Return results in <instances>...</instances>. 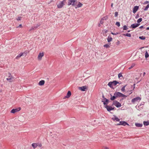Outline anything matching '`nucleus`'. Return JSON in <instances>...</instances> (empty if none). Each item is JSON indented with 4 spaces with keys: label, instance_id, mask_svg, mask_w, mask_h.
Wrapping results in <instances>:
<instances>
[{
    "label": "nucleus",
    "instance_id": "obj_30",
    "mask_svg": "<svg viewBox=\"0 0 149 149\" xmlns=\"http://www.w3.org/2000/svg\"><path fill=\"white\" fill-rule=\"evenodd\" d=\"M149 7V4H148L147 6L145 7V8L143 9L144 11H146L148 10V9Z\"/></svg>",
    "mask_w": 149,
    "mask_h": 149
},
{
    "label": "nucleus",
    "instance_id": "obj_17",
    "mask_svg": "<svg viewBox=\"0 0 149 149\" xmlns=\"http://www.w3.org/2000/svg\"><path fill=\"white\" fill-rule=\"evenodd\" d=\"M83 6V4L80 2H79L77 5L76 6L75 8L77 9V8H79Z\"/></svg>",
    "mask_w": 149,
    "mask_h": 149
},
{
    "label": "nucleus",
    "instance_id": "obj_50",
    "mask_svg": "<svg viewBox=\"0 0 149 149\" xmlns=\"http://www.w3.org/2000/svg\"><path fill=\"white\" fill-rule=\"evenodd\" d=\"M20 57V56H19V55H18L16 57V58L17 59H18Z\"/></svg>",
    "mask_w": 149,
    "mask_h": 149
},
{
    "label": "nucleus",
    "instance_id": "obj_64",
    "mask_svg": "<svg viewBox=\"0 0 149 149\" xmlns=\"http://www.w3.org/2000/svg\"><path fill=\"white\" fill-rule=\"evenodd\" d=\"M130 30H128V31H127V32H128V33H129V32H130Z\"/></svg>",
    "mask_w": 149,
    "mask_h": 149
},
{
    "label": "nucleus",
    "instance_id": "obj_6",
    "mask_svg": "<svg viewBox=\"0 0 149 149\" xmlns=\"http://www.w3.org/2000/svg\"><path fill=\"white\" fill-rule=\"evenodd\" d=\"M141 98L139 97H137L132 100L131 102L132 103H134L136 102L137 101H139L141 100Z\"/></svg>",
    "mask_w": 149,
    "mask_h": 149
},
{
    "label": "nucleus",
    "instance_id": "obj_63",
    "mask_svg": "<svg viewBox=\"0 0 149 149\" xmlns=\"http://www.w3.org/2000/svg\"><path fill=\"white\" fill-rule=\"evenodd\" d=\"M117 125H121V124H120V123H118L117 124Z\"/></svg>",
    "mask_w": 149,
    "mask_h": 149
},
{
    "label": "nucleus",
    "instance_id": "obj_61",
    "mask_svg": "<svg viewBox=\"0 0 149 149\" xmlns=\"http://www.w3.org/2000/svg\"><path fill=\"white\" fill-rule=\"evenodd\" d=\"M101 24L100 23H99L98 25V26L100 27V26H101V24Z\"/></svg>",
    "mask_w": 149,
    "mask_h": 149
},
{
    "label": "nucleus",
    "instance_id": "obj_15",
    "mask_svg": "<svg viewBox=\"0 0 149 149\" xmlns=\"http://www.w3.org/2000/svg\"><path fill=\"white\" fill-rule=\"evenodd\" d=\"M105 108L107 110L108 112H110L111 111H112V106L108 105Z\"/></svg>",
    "mask_w": 149,
    "mask_h": 149
},
{
    "label": "nucleus",
    "instance_id": "obj_47",
    "mask_svg": "<svg viewBox=\"0 0 149 149\" xmlns=\"http://www.w3.org/2000/svg\"><path fill=\"white\" fill-rule=\"evenodd\" d=\"M103 23V22L102 21V19H101L100 21V23L101 24H102Z\"/></svg>",
    "mask_w": 149,
    "mask_h": 149
},
{
    "label": "nucleus",
    "instance_id": "obj_41",
    "mask_svg": "<svg viewBox=\"0 0 149 149\" xmlns=\"http://www.w3.org/2000/svg\"><path fill=\"white\" fill-rule=\"evenodd\" d=\"M21 17H18L17 19L18 21H20L21 20Z\"/></svg>",
    "mask_w": 149,
    "mask_h": 149
},
{
    "label": "nucleus",
    "instance_id": "obj_16",
    "mask_svg": "<svg viewBox=\"0 0 149 149\" xmlns=\"http://www.w3.org/2000/svg\"><path fill=\"white\" fill-rule=\"evenodd\" d=\"M114 117L112 118L111 119L113 121L116 120L117 121H119L120 119H119L115 115H113Z\"/></svg>",
    "mask_w": 149,
    "mask_h": 149
},
{
    "label": "nucleus",
    "instance_id": "obj_33",
    "mask_svg": "<svg viewBox=\"0 0 149 149\" xmlns=\"http://www.w3.org/2000/svg\"><path fill=\"white\" fill-rule=\"evenodd\" d=\"M104 47L107 48H108L110 47L109 45L108 44H106L104 45Z\"/></svg>",
    "mask_w": 149,
    "mask_h": 149
},
{
    "label": "nucleus",
    "instance_id": "obj_34",
    "mask_svg": "<svg viewBox=\"0 0 149 149\" xmlns=\"http://www.w3.org/2000/svg\"><path fill=\"white\" fill-rule=\"evenodd\" d=\"M135 65V64L134 63H132V64L131 66L129 68V69L130 70L131 68H132L134 67Z\"/></svg>",
    "mask_w": 149,
    "mask_h": 149
},
{
    "label": "nucleus",
    "instance_id": "obj_5",
    "mask_svg": "<svg viewBox=\"0 0 149 149\" xmlns=\"http://www.w3.org/2000/svg\"><path fill=\"white\" fill-rule=\"evenodd\" d=\"M102 102H103V104H104V108H105L107 107V106H108V104L109 103V100L107 99H105L104 100H102Z\"/></svg>",
    "mask_w": 149,
    "mask_h": 149
},
{
    "label": "nucleus",
    "instance_id": "obj_20",
    "mask_svg": "<svg viewBox=\"0 0 149 149\" xmlns=\"http://www.w3.org/2000/svg\"><path fill=\"white\" fill-rule=\"evenodd\" d=\"M44 54L43 52L40 53L38 55V58L39 59H41L42 57L44 56Z\"/></svg>",
    "mask_w": 149,
    "mask_h": 149
},
{
    "label": "nucleus",
    "instance_id": "obj_62",
    "mask_svg": "<svg viewBox=\"0 0 149 149\" xmlns=\"http://www.w3.org/2000/svg\"><path fill=\"white\" fill-rule=\"evenodd\" d=\"M146 29V30H149V27H147Z\"/></svg>",
    "mask_w": 149,
    "mask_h": 149
},
{
    "label": "nucleus",
    "instance_id": "obj_55",
    "mask_svg": "<svg viewBox=\"0 0 149 149\" xmlns=\"http://www.w3.org/2000/svg\"><path fill=\"white\" fill-rule=\"evenodd\" d=\"M35 29L34 28V26H33V27H31V30H34Z\"/></svg>",
    "mask_w": 149,
    "mask_h": 149
},
{
    "label": "nucleus",
    "instance_id": "obj_40",
    "mask_svg": "<svg viewBox=\"0 0 149 149\" xmlns=\"http://www.w3.org/2000/svg\"><path fill=\"white\" fill-rule=\"evenodd\" d=\"M118 12H116L115 13V15H114L115 17H117L118 16Z\"/></svg>",
    "mask_w": 149,
    "mask_h": 149
},
{
    "label": "nucleus",
    "instance_id": "obj_53",
    "mask_svg": "<svg viewBox=\"0 0 149 149\" xmlns=\"http://www.w3.org/2000/svg\"><path fill=\"white\" fill-rule=\"evenodd\" d=\"M144 102H142L141 103V104H140V106H141V105H144Z\"/></svg>",
    "mask_w": 149,
    "mask_h": 149
},
{
    "label": "nucleus",
    "instance_id": "obj_18",
    "mask_svg": "<svg viewBox=\"0 0 149 149\" xmlns=\"http://www.w3.org/2000/svg\"><path fill=\"white\" fill-rule=\"evenodd\" d=\"M45 81L44 80H41L39 82L38 84L40 86H42L44 85L45 84Z\"/></svg>",
    "mask_w": 149,
    "mask_h": 149
},
{
    "label": "nucleus",
    "instance_id": "obj_38",
    "mask_svg": "<svg viewBox=\"0 0 149 149\" xmlns=\"http://www.w3.org/2000/svg\"><path fill=\"white\" fill-rule=\"evenodd\" d=\"M36 144H37V146H38L40 147H41L42 146V144L40 143H37Z\"/></svg>",
    "mask_w": 149,
    "mask_h": 149
},
{
    "label": "nucleus",
    "instance_id": "obj_24",
    "mask_svg": "<svg viewBox=\"0 0 149 149\" xmlns=\"http://www.w3.org/2000/svg\"><path fill=\"white\" fill-rule=\"evenodd\" d=\"M123 36H127L129 37H130L131 36V34L130 33H124L122 34Z\"/></svg>",
    "mask_w": 149,
    "mask_h": 149
},
{
    "label": "nucleus",
    "instance_id": "obj_60",
    "mask_svg": "<svg viewBox=\"0 0 149 149\" xmlns=\"http://www.w3.org/2000/svg\"><path fill=\"white\" fill-rule=\"evenodd\" d=\"M113 3H112L111 4V7L112 8L113 6Z\"/></svg>",
    "mask_w": 149,
    "mask_h": 149
},
{
    "label": "nucleus",
    "instance_id": "obj_13",
    "mask_svg": "<svg viewBox=\"0 0 149 149\" xmlns=\"http://www.w3.org/2000/svg\"><path fill=\"white\" fill-rule=\"evenodd\" d=\"M120 124H121V125H123V126H125L126 125H129V124H128L127 122L125 121H120Z\"/></svg>",
    "mask_w": 149,
    "mask_h": 149
},
{
    "label": "nucleus",
    "instance_id": "obj_1",
    "mask_svg": "<svg viewBox=\"0 0 149 149\" xmlns=\"http://www.w3.org/2000/svg\"><path fill=\"white\" fill-rule=\"evenodd\" d=\"M118 84H121V83H120L119 82L116 80H113L112 81L109 82L108 84V85L112 89H114V88L113 87V85L114 86H116Z\"/></svg>",
    "mask_w": 149,
    "mask_h": 149
},
{
    "label": "nucleus",
    "instance_id": "obj_4",
    "mask_svg": "<svg viewBox=\"0 0 149 149\" xmlns=\"http://www.w3.org/2000/svg\"><path fill=\"white\" fill-rule=\"evenodd\" d=\"M66 0H63L62 1H60L59 3L57 5V7L58 8H62L65 5L64 3L65 2Z\"/></svg>",
    "mask_w": 149,
    "mask_h": 149
},
{
    "label": "nucleus",
    "instance_id": "obj_26",
    "mask_svg": "<svg viewBox=\"0 0 149 149\" xmlns=\"http://www.w3.org/2000/svg\"><path fill=\"white\" fill-rule=\"evenodd\" d=\"M40 25V24H36L34 25V28L36 29Z\"/></svg>",
    "mask_w": 149,
    "mask_h": 149
},
{
    "label": "nucleus",
    "instance_id": "obj_28",
    "mask_svg": "<svg viewBox=\"0 0 149 149\" xmlns=\"http://www.w3.org/2000/svg\"><path fill=\"white\" fill-rule=\"evenodd\" d=\"M123 30H126L128 29V28L126 25H124L123 27Z\"/></svg>",
    "mask_w": 149,
    "mask_h": 149
},
{
    "label": "nucleus",
    "instance_id": "obj_39",
    "mask_svg": "<svg viewBox=\"0 0 149 149\" xmlns=\"http://www.w3.org/2000/svg\"><path fill=\"white\" fill-rule=\"evenodd\" d=\"M118 77L120 78L121 77H122V74L121 73H120L118 74Z\"/></svg>",
    "mask_w": 149,
    "mask_h": 149
},
{
    "label": "nucleus",
    "instance_id": "obj_58",
    "mask_svg": "<svg viewBox=\"0 0 149 149\" xmlns=\"http://www.w3.org/2000/svg\"><path fill=\"white\" fill-rule=\"evenodd\" d=\"M145 74H146V73L145 72H144L143 73V76H145Z\"/></svg>",
    "mask_w": 149,
    "mask_h": 149
},
{
    "label": "nucleus",
    "instance_id": "obj_22",
    "mask_svg": "<svg viewBox=\"0 0 149 149\" xmlns=\"http://www.w3.org/2000/svg\"><path fill=\"white\" fill-rule=\"evenodd\" d=\"M107 39L108 42H110L112 40L113 38L111 37L109 35L108 36Z\"/></svg>",
    "mask_w": 149,
    "mask_h": 149
},
{
    "label": "nucleus",
    "instance_id": "obj_9",
    "mask_svg": "<svg viewBox=\"0 0 149 149\" xmlns=\"http://www.w3.org/2000/svg\"><path fill=\"white\" fill-rule=\"evenodd\" d=\"M140 23H134L131 24L130 28L132 29H135L140 25Z\"/></svg>",
    "mask_w": 149,
    "mask_h": 149
},
{
    "label": "nucleus",
    "instance_id": "obj_51",
    "mask_svg": "<svg viewBox=\"0 0 149 149\" xmlns=\"http://www.w3.org/2000/svg\"><path fill=\"white\" fill-rule=\"evenodd\" d=\"M22 24H20L17 27V28H19V27H22Z\"/></svg>",
    "mask_w": 149,
    "mask_h": 149
},
{
    "label": "nucleus",
    "instance_id": "obj_54",
    "mask_svg": "<svg viewBox=\"0 0 149 149\" xmlns=\"http://www.w3.org/2000/svg\"><path fill=\"white\" fill-rule=\"evenodd\" d=\"M104 32L105 33H107L108 32V30L106 29L104 30Z\"/></svg>",
    "mask_w": 149,
    "mask_h": 149
},
{
    "label": "nucleus",
    "instance_id": "obj_48",
    "mask_svg": "<svg viewBox=\"0 0 149 149\" xmlns=\"http://www.w3.org/2000/svg\"><path fill=\"white\" fill-rule=\"evenodd\" d=\"M149 3V1H146L144 2V3L143 4H146L147 3Z\"/></svg>",
    "mask_w": 149,
    "mask_h": 149
},
{
    "label": "nucleus",
    "instance_id": "obj_37",
    "mask_svg": "<svg viewBox=\"0 0 149 149\" xmlns=\"http://www.w3.org/2000/svg\"><path fill=\"white\" fill-rule=\"evenodd\" d=\"M119 33H120L119 32H116V33H114L112 32H111V34L114 35H117L119 34Z\"/></svg>",
    "mask_w": 149,
    "mask_h": 149
},
{
    "label": "nucleus",
    "instance_id": "obj_35",
    "mask_svg": "<svg viewBox=\"0 0 149 149\" xmlns=\"http://www.w3.org/2000/svg\"><path fill=\"white\" fill-rule=\"evenodd\" d=\"M115 24L118 27H119L120 26V22H117Z\"/></svg>",
    "mask_w": 149,
    "mask_h": 149
},
{
    "label": "nucleus",
    "instance_id": "obj_52",
    "mask_svg": "<svg viewBox=\"0 0 149 149\" xmlns=\"http://www.w3.org/2000/svg\"><path fill=\"white\" fill-rule=\"evenodd\" d=\"M143 28H144L143 26H141L139 27V28L140 29H143Z\"/></svg>",
    "mask_w": 149,
    "mask_h": 149
},
{
    "label": "nucleus",
    "instance_id": "obj_56",
    "mask_svg": "<svg viewBox=\"0 0 149 149\" xmlns=\"http://www.w3.org/2000/svg\"><path fill=\"white\" fill-rule=\"evenodd\" d=\"M128 91H130L131 92L129 93V95H130L132 93V91L129 90Z\"/></svg>",
    "mask_w": 149,
    "mask_h": 149
},
{
    "label": "nucleus",
    "instance_id": "obj_3",
    "mask_svg": "<svg viewBox=\"0 0 149 149\" xmlns=\"http://www.w3.org/2000/svg\"><path fill=\"white\" fill-rule=\"evenodd\" d=\"M113 105H115L117 108L120 107L121 106V103L116 100L113 101L112 106H113Z\"/></svg>",
    "mask_w": 149,
    "mask_h": 149
},
{
    "label": "nucleus",
    "instance_id": "obj_19",
    "mask_svg": "<svg viewBox=\"0 0 149 149\" xmlns=\"http://www.w3.org/2000/svg\"><path fill=\"white\" fill-rule=\"evenodd\" d=\"M75 2L76 0H69L67 4L68 6H70L71 5L72 3Z\"/></svg>",
    "mask_w": 149,
    "mask_h": 149
},
{
    "label": "nucleus",
    "instance_id": "obj_2",
    "mask_svg": "<svg viewBox=\"0 0 149 149\" xmlns=\"http://www.w3.org/2000/svg\"><path fill=\"white\" fill-rule=\"evenodd\" d=\"M114 93L115 94L117 98L124 97H126L127 96V95H125L119 92H116Z\"/></svg>",
    "mask_w": 149,
    "mask_h": 149
},
{
    "label": "nucleus",
    "instance_id": "obj_32",
    "mask_svg": "<svg viewBox=\"0 0 149 149\" xmlns=\"http://www.w3.org/2000/svg\"><path fill=\"white\" fill-rule=\"evenodd\" d=\"M142 20V18H140L137 21V23H139L140 22H141Z\"/></svg>",
    "mask_w": 149,
    "mask_h": 149
},
{
    "label": "nucleus",
    "instance_id": "obj_44",
    "mask_svg": "<svg viewBox=\"0 0 149 149\" xmlns=\"http://www.w3.org/2000/svg\"><path fill=\"white\" fill-rule=\"evenodd\" d=\"M116 45H118L120 43V42L119 41H118L116 43Z\"/></svg>",
    "mask_w": 149,
    "mask_h": 149
},
{
    "label": "nucleus",
    "instance_id": "obj_42",
    "mask_svg": "<svg viewBox=\"0 0 149 149\" xmlns=\"http://www.w3.org/2000/svg\"><path fill=\"white\" fill-rule=\"evenodd\" d=\"M23 54H24V53L21 52L19 54V56H20V57H21V56H23Z\"/></svg>",
    "mask_w": 149,
    "mask_h": 149
},
{
    "label": "nucleus",
    "instance_id": "obj_21",
    "mask_svg": "<svg viewBox=\"0 0 149 149\" xmlns=\"http://www.w3.org/2000/svg\"><path fill=\"white\" fill-rule=\"evenodd\" d=\"M135 125L136 127H141L143 126L142 123H135Z\"/></svg>",
    "mask_w": 149,
    "mask_h": 149
},
{
    "label": "nucleus",
    "instance_id": "obj_10",
    "mask_svg": "<svg viewBox=\"0 0 149 149\" xmlns=\"http://www.w3.org/2000/svg\"><path fill=\"white\" fill-rule=\"evenodd\" d=\"M9 76L8 78H7L6 79L7 81H9L10 82H11L12 81V80L14 78V77H13L11 75L10 73H9Z\"/></svg>",
    "mask_w": 149,
    "mask_h": 149
},
{
    "label": "nucleus",
    "instance_id": "obj_31",
    "mask_svg": "<svg viewBox=\"0 0 149 149\" xmlns=\"http://www.w3.org/2000/svg\"><path fill=\"white\" fill-rule=\"evenodd\" d=\"M139 38L141 40H144L146 39V37L144 36H141L139 37Z\"/></svg>",
    "mask_w": 149,
    "mask_h": 149
},
{
    "label": "nucleus",
    "instance_id": "obj_12",
    "mask_svg": "<svg viewBox=\"0 0 149 149\" xmlns=\"http://www.w3.org/2000/svg\"><path fill=\"white\" fill-rule=\"evenodd\" d=\"M110 95L111 96V97L110 99L111 101H114L116 99L117 97H116V96L115 94L114 93V95L113 96H112L111 94H110Z\"/></svg>",
    "mask_w": 149,
    "mask_h": 149
},
{
    "label": "nucleus",
    "instance_id": "obj_49",
    "mask_svg": "<svg viewBox=\"0 0 149 149\" xmlns=\"http://www.w3.org/2000/svg\"><path fill=\"white\" fill-rule=\"evenodd\" d=\"M102 97L103 98V99L102 100H105V99H107L106 98H105V97H104V95L103 94L102 95Z\"/></svg>",
    "mask_w": 149,
    "mask_h": 149
},
{
    "label": "nucleus",
    "instance_id": "obj_11",
    "mask_svg": "<svg viewBox=\"0 0 149 149\" xmlns=\"http://www.w3.org/2000/svg\"><path fill=\"white\" fill-rule=\"evenodd\" d=\"M139 9V6H135L133 8L132 12L133 13L135 14L136 12Z\"/></svg>",
    "mask_w": 149,
    "mask_h": 149
},
{
    "label": "nucleus",
    "instance_id": "obj_29",
    "mask_svg": "<svg viewBox=\"0 0 149 149\" xmlns=\"http://www.w3.org/2000/svg\"><path fill=\"white\" fill-rule=\"evenodd\" d=\"M127 85H125L122 88H121V91L122 92H124L125 91V88L127 86Z\"/></svg>",
    "mask_w": 149,
    "mask_h": 149
},
{
    "label": "nucleus",
    "instance_id": "obj_14",
    "mask_svg": "<svg viewBox=\"0 0 149 149\" xmlns=\"http://www.w3.org/2000/svg\"><path fill=\"white\" fill-rule=\"evenodd\" d=\"M71 95V91H68L66 95L63 98L65 99V98H68Z\"/></svg>",
    "mask_w": 149,
    "mask_h": 149
},
{
    "label": "nucleus",
    "instance_id": "obj_43",
    "mask_svg": "<svg viewBox=\"0 0 149 149\" xmlns=\"http://www.w3.org/2000/svg\"><path fill=\"white\" fill-rule=\"evenodd\" d=\"M71 5H72V6H75V7L76 6V4L75 3V2L72 3V4Z\"/></svg>",
    "mask_w": 149,
    "mask_h": 149
},
{
    "label": "nucleus",
    "instance_id": "obj_59",
    "mask_svg": "<svg viewBox=\"0 0 149 149\" xmlns=\"http://www.w3.org/2000/svg\"><path fill=\"white\" fill-rule=\"evenodd\" d=\"M102 149H109L108 148H107V147H106L104 148H103Z\"/></svg>",
    "mask_w": 149,
    "mask_h": 149
},
{
    "label": "nucleus",
    "instance_id": "obj_27",
    "mask_svg": "<svg viewBox=\"0 0 149 149\" xmlns=\"http://www.w3.org/2000/svg\"><path fill=\"white\" fill-rule=\"evenodd\" d=\"M149 56V55L147 52V51H146V53H145V58H148Z\"/></svg>",
    "mask_w": 149,
    "mask_h": 149
},
{
    "label": "nucleus",
    "instance_id": "obj_25",
    "mask_svg": "<svg viewBox=\"0 0 149 149\" xmlns=\"http://www.w3.org/2000/svg\"><path fill=\"white\" fill-rule=\"evenodd\" d=\"M32 146L34 149H35L37 147L36 143H33L32 144Z\"/></svg>",
    "mask_w": 149,
    "mask_h": 149
},
{
    "label": "nucleus",
    "instance_id": "obj_46",
    "mask_svg": "<svg viewBox=\"0 0 149 149\" xmlns=\"http://www.w3.org/2000/svg\"><path fill=\"white\" fill-rule=\"evenodd\" d=\"M139 15L138 14H137L136 15V16L135 17V18L136 19L138 18L139 17Z\"/></svg>",
    "mask_w": 149,
    "mask_h": 149
},
{
    "label": "nucleus",
    "instance_id": "obj_7",
    "mask_svg": "<svg viewBox=\"0 0 149 149\" xmlns=\"http://www.w3.org/2000/svg\"><path fill=\"white\" fill-rule=\"evenodd\" d=\"M88 86H87L78 87V89L82 91H86L88 89Z\"/></svg>",
    "mask_w": 149,
    "mask_h": 149
},
{
    "label": "nucleus",
    "instance_id": "obj_36",
    "mask_svg": "<svg viewBox=\"0 0 149 149\" xmlns=\"http://www.w3.org/2000/svg\"><path fill=\"white\" fill-rule=\"evenodd\" d=\"M108 19V16H106L105 17H103L102 19V20H106Z\"/></svg>",
    "mask_w": 149,
    "mask_h": 149
},
{
    "label": "nucleus",
    "instance_id": "obj_57",
    "mask_svg": "<svg viewBox=\"0 0 149 149\" xmlns=\"http://www.w3.org/2000/svg\"><path fill=\"white\" fill-rule=\"evenodd\" d=\"M112 110H114L115 109H116V108L114 107H112Z\"/></svg>",
    "mask_w": 149,
    "mask_h": 149
},
{
    "label": "nucleus",
    "instance_id": "obj_23",
    "mask_svg": "<svg viewBox=\"0 0 149 149\" xmlns=\"http://www.w3.org/2000/svg\"><path fill=\"white\" fill-rule=\"evenodd\" d=\"M143 124L145 126L149 125V121H144L143 122Z\"/></svg>",
    "mask_w": 149,
    "mask_h": 149
},
{
    "label": "nucleus",
    "instance_id": "obj_45",
    "mask_svg": "<svg viewBox=\"0 0 149 149\" xmlns=\"http://www.w3.org/2000/svg\"><path fill=\"white\" fill-rule=\"evenodd\" d=\"M135 84H134L132 86H131V87H133V90L135 88Z\"/></svg>",
    "mask_w": 149,
    "mask_h": 149
},
{
    "label": "nucleus",
    "instance_id": "obj_8",
    "mask_svg": "<svg viewBox=\"0 0 149 149\" xmlns=\"http://www.w3.org/2000/svg\"><path fill=\"white\" fill-rule=\"evenodd\" d=\"M21 109V108L20 107H19L15 109H13L10 111V113H15L19 111Z\"/></svg>",
    "mask_w": 149,
    "mask_h": 149
}]
</instances>
